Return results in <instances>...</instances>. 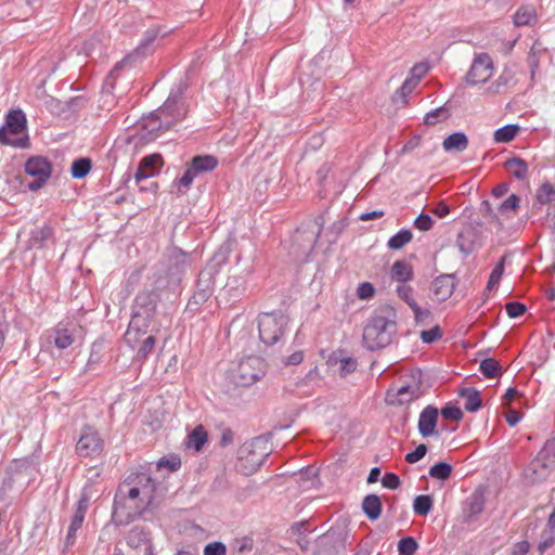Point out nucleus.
Instances as JSON below:
<instances>
[{
  "label": "nucleus",
  "instance_id": "26",
  "mask_svg": "<svg viewBox=\"0 0 555 555\" xmlns=\"http://www.w3.org/2000/svg\"><path fill=\"white\" fill-rule=\"evenodd\" d=\"M460 397L464 399V409L468 412H476L481 406L480 392L472 387L463 388L459 392Z\"/></svg>",
  "mask_w": 555,
  "mask_h": 555
},
{
  "label": "nucleus",
  "instance_id": "14",
  "mask_svg": "<svg viewBox=\"0 0 555 555\" xmlns=\"http://www.w3.org/2000/svg\"><path fill=\"white\" fill-rule=\"evenodd\" d=\"M421 396L420 387L416 384L401 385L387 391V402L392 405H405Z\"/></svg>",
  "mask_w": 555,
  "mask_h": 555
},
{
  "label": "nucleus",
  "instance_id": "16",
  "mask_svg": "<svg viewBox=\"0 0 555 555\" xmlns=\"http://www.w3.org/2000/svg\"><path fill=\"white\" fill-rule=\"evenodd\" d=\"M126 540L129 547L141 551L143 555H150V552H154L150 532L145 531L143 528H132L128 532Z\"/></svg>",
  "mask_w": 555,
  "mask_h": 555
},
{
  "label": "nucleus",
  "instance_id": "38",
  "mask_svg": "<svg viewBox=\"0 0 555 555\" xmlns=\"http://www.w3.org/2000/svg\"><path fill=\"white\" fill-rule=\"evenodd\" d=\"M91 170V160L89 158H79L72 164V176L76 179L85 178Z\"/></svg>",
  "mask_w": 555,
  "mask_h": 555
},
{
  "label": "nucleus",
  "instance_id": "15",
  "mask_svg": "<svg viewBox=\"0 0 555 555\" xmlns=\"http://www.w3.org/2000/svg\"><path fill=\"white\" fill-rule=\"evenodd\" d=\"M438 409L433 405H427L420 414L418 417V431L423 438L439 436L436 430L438 422Z\"/></svg>",
  "mask_w": 555,
  "mask_h": 555
},
{
  "label": "nucleus",
  "instance_id": "61",
  "mask_svg": "<svg viewBox=\"0 0 555 555\" xmlns=\"http://www.w3.org/2000/svg\"><path fill=\"white\" fill-rule=\"evenodd\" d=\"M431 212L438 218H444L449 215L450 207L444 202H440L431 209Z\"/></svg>",
  "mask_w": 555,
  "mask_h": 555
},
{
  "label": "nucleus",
  "instance_id": "41",
  "mask_svg": "<svg viewBox=\"0 0 555 555\" xmlns=\"http://www.w3.org/2000/svg\"><path fill=\"white\" fill-rule=\"evenodd\" d=\"M537 199L540 204H552L555 202V188L546 182L537 191Z\"/></svg>",
  "mask_w": 555,
  "mask_h": 555
},
{
  "label": "nucleus",
  "instance_id": "24",
  "mask_svg": "<svg viewBox=\"0 0 555 555\" xmlns=\"http://www.w3.org/2000/svg\"><path fill=\"white\" fill-rule=\"evenodd\" d=\"M208 441V434L203 425L196 426L186 437V448L198 452Z\"/></svg>",
  "mask_w": 555,
  "mask_h": 555
},
{
  "label": "nucleus",
  "instance_id": "33",
  "mask_svg": "<svg viewBox=\"0 0 555 555\" xmlns=\"http://www.w3.org/2000/svg\"><path fill=\"white\" fill-rule=\"evenodd\" d=\"M519 126L515 124L505 125L494 131L493 139L498 143H508L518 133Z\"/></svg>",
  "mask_w": 555,
  "mask_h": 555
},
{
  "label": "nucleus",
  "instance_id": "49",
  "mask_svg": "<svg viewBox=\"0 0 555 555\" xmlns=\"http://www.w3.org/2000/svg\"><path fill=\"white\" fill-rule=\"evenodd\" d=\"M158 468L166 467L170 472L178 470L181 467V460L178 456L162 457L157 463Z\"/></svg>",
  "mask_w": 555,
  "mask_h": 555
},
{
  "label": "nucleus",
  "instance_id": "59",
  "mask_svg": "<svg viewBox=\"0 0 555 555\" xmlns=\"http://www.w3.org/2000/svg\"><path fill=\"white\" fill-rule=\"evenodd\" d=\"M428 66L426 64H416L412 67L410 72V77L415 78L416 82L420 83L422 77L427 73Z\"/></svg>",
  "mask_w": 555,
  "mask_h": 555
},
{
  "label": "nucleus",
  "instance_id": "29",
  "mask_svg": "<svg viewBox=\"0 0 555 555\" xmlns=\"http://www.w3.org/2000/svg\"><path fill=\"white\" fill-rule=\"evenodd\" d=\"M52 234L53 229L48 224L34 229L30 234L29 246L31 248H41Z\"/></svg>",
  "mask_w": 555,
  "mask_h": 555
},
{
  "label": "nucleus",
  "instance_id": "10",
  "mask_svg": "<svg viewBox=\"0 0 555 555\" xmlns=\"http://www.w3.org/2000/svg\"><path fill=\"white\" fill-rule=\"evenodd\" d=\"M530 468L534 479H545L555 468V438L547 440L535 459L531 462Z\"/></svg>",
  "mask_w": 555,
  "mask_h": 555
},
{
  "label": "nucleus",
  "instance_id": "30",
  "mask_svg": "<svg viewBox=\"0 0 555 555\" xmlns=\"http://www.w3.org/2000/svg\"><path fill=\"white\" fill-rule=\"evenodd\" d=\"M505 168L511 175L519 180L525 179L528 175V165L519 157L508 159L505 163Z\"/></svg>",
  "mask_w": 555,
  "mask_h": 555
},
{
  "label": "nucleus",
  "instance_id": "6",
  "mask_svg": "<svg viewBox=\"0 0 555 555\" xmlns=\"http://www.w3.org/2000/svg\"><path fill=\"white\" fill-rule=\"evenodd\" d=\"M184 89V85L180 82L170 91L166 102L157 108L163 122L169 128L184 119L188 114V106L183 99Z\"/></svg>",
  "mask_w": 555,
  "mask_h": 555
},
{
  "label": "nucleus",
  "instance_id": "8",
  "mask_svg": "<svg viewBox=\"0 0 555 555\" xmlns=\"http://www.w3.org/2000/svg\"><path fill=\"white\" fill-rule=\"evenodd\" d=\"M264 362L259 357L242 359L233 371L234 383L238 386H250L264 375Z\"/></svg>",
  "mask_w": 555,
  "mask_h": 555
},
{
  "label": "nucleus",
  "instance_id": "3",
  "mask_svg": "<svg viewBox=\"0 0 555 555\" xmlns=\"http://www.w3.org/2000/svg\"><path fill=\"white\" fill-rule=\"evenodd\" d=\"M159 294L153 289H143L134 298L131 320L125 334L126 341L133 348L140 334H145L155 314Z\"/></svg>",
  "mask_w": 555,
  "mask_h": 555
},
{
  "label": "nucleus",
  "instance_id": "25",
  "mask_svg": "<svg viewBox=\"0 0 555 555\" xmlns=\"http://www.w3.org/2000/svg\"><path fill=\"white\" fill-rule=\"evenodd\" d=\"M198 176L203 172L212 171L218 166V159L212 155L195 156L189 165Z\"/></svg>",
  "mask_w": 555,
  "mask_h": 555
},
{
  "label": "nucleus",
  "instance_id": "4",
  "mask_svg": "<svg viewBox=\"0 0 555 555\" xmlns=\"http://www.w3.org/2000/svg\"><path fill=\"white\" fill-rule=\"evenodd\" d=\"M26 116L22 109L9 112L5 124L0 128V143L15 147L28 146V137L20 134L26 131Z\"/></svg>",
  "mask_w": 555,
  "mask_h": 555
},
{
  "label": "nucleus",
  "instance_id": "39",
  "mask_svg": "<svg viewBox=\"0 0 555 555\" xmlns=\"http://www.w3.org/2000/svg\"><path fill=\"white\" fill-rule=\"evenodd\" d=\"M452 473V466L447 462H440L429 468V476L439 480H447Z\"/></svg>",
  "mask_w": 555,
  "mask_h": 555
},
{
  "label": "nucleus",
  "instance_id": "44",
  "mask_svg": "<svg viewBox=\"0 0 555 555\" xmlns=\"http://www.w3.org/2000/svg\"><path fill=\"white\" fill-rule=\"evenodd\" d=\"M155 343H156V339L153 335H150L149 337H146L142 341L140 348L138 349L137 359L145 360L150 356L152 350L154 349Z\"/></svg>",
  "mask_w": 555,
  "mask_h": 555
},
{
  "label": "nucleus",
  "instance_id": "46",
  "mask_svg": "<svg viewBox=\"0 0 555 555\" xmlns=\"http://www.w3.org/2000/svg\"><path fill=\"white\" fill-rule=\"evenodd\" d=\"M506 313L509 318H519L526 312V306L518 301H511L505 305Z\"/></svg>",
  "mask_w": 555,
  "mask_h": 555
},
{
  "label": "nucleus",
  "instance_id": "64",
  "mask_svg": "<svg viewBox=\"0 0 555 555\" xmlns=\"http://www.w3.org/2000/svg\"><path fill=\"white\" fill-rule=\"evenodd\" d=\"M521 420V414L517 412L516 410H511L505 415L506 423L514 427L516 426Z\"/></svg>",
  "mask_w": 555,
  "mask_h": 555
},
{
  "label": "nucleus",
  "instance_id": "11",
  "mask_svg": "<svg viewBox=\"0 0 555 555\" xmlns=\"http://www.w3.org/2000/svg\"><path fill=\"white\" fill-rule=\"evenodd\" d=\"M104 449V441L93 427L82 428L76 444V453L80 457H96Z\"/></svg>",
  "mask_w": 555,
  "mask_h": 555
},
{
  "label": "nucleus",
  "instance_id": "36",
  "mask_svg": "<svg viewBox=\"0 0 555 555\" xmlns=\"http://www.w3.org/2000/svg\"><path fill=\"white\" fill-rule=\"evenodd\" d=\"M433 503L429 495H417L413 502V511L416 515L426 516L431 511Z\"/></svg>",
  "mask_w": 555,
  "mask_h": 555
},
{
  "label": "nucleus",
  "instance_id": "31",
  "mask_svg": "<svg viewBox=\"0 0 555 555\" xmlns=\"http://www.w3.org/2000/svg\"><path fill=\"white\" fill-rule=\"evenodd\" d=\"M413 238V234L409 229H401L395 235H392L388 242L387 247L391 250H399L409 244Z\"/></svg>",
  "mask_w": 555,
  "mask_h": 555
},
{
  "label": "nucleus",
  "instance_id": "27",
  "mask_svg": "<svg viewBox=\"0 0 555 555\" xmlns=\"http://www.w3.org/2000/svg\"><path fill=\"white\" fill-rule=\"evenodd\" d=\"M362 509L371 520H376L382 513V502L378 495L367 494L362 502Z\"/></svg>",
  "mask_w": 555,
  "mask_h": 555
},
{
  "label": "nucleus",
  "instance_id": "7",
  "mask_svg": "<svg viewBox=\"0 0 555 555\" xmlns=\"http://www.w3.org/2000/svg\"><path fill=\"white\" fill-rule=\"evenodd\" d=\"M263 444L264 441L261 438H256L249 443L244 444L241 449V455L236 464L238 472L248 476L259 469L264 459L268 456L266 448L261 452H257Z\"/></svg>",
  "mask_w": 555,
  "mask_h": 555
},
{
  "label": "nucleus",
  "instance_id": "47",
  "mask_svg": "<svg viewBox=\"0 0 555 555\" xmlns=\"http://www.w3.org/2000/svg\"><path fill=\"white\" fill-rule=\"evenodd\" d=\"M447 117V111L443 107H438L425 115L424 122L426 125H435L440 119H444Z\"/></svg>",
  "mask_w": 555,
  "mask_h": 555
},
{
  "label": "nucleus",
  "instance_id": "21",
  "mask_svg": "<svg viewBox=\"0 0 555 555\" xmlns=\"http://www.w3.org/2000/svg\"><path fill=\"white\" fill-rule=\"evenodd\" d=\"M468 146V138L462 131H456L448 135L443 142L442 147L446 152H463Z\"/></svg>",
  "mask_w": 555,
  "mask_h": 555
},
{
  "label": "nucleus",
  "instance_id": "53",
  "mask_svg": "<svg viewBox=\"0 0 555 555\" xmlns=\"http://www.w3.org/2000/svg\"><path fill=\"white\" fill-rule=\"evenodd\" d=\"M374 294L375 288L370 282H362L357 288V295L360 299H370Z\"/></svg>",
  "mask_w": 555,
  "mask_h": 555
},
{
  "label": "nucleus",
  "instance_id": "40",
  "mask_svg": "<svg viewBox=\"0 0 555 555\" xmlns=\"http://www.w3.org/2000/svg\"><path fill=\"white\" fill-rule=\"evenodd\" d=\"M505 257H502L500 261L494 266L487 283V289L491 291L499 286L502 275L504 273Z\"/></svg>",
  "mask_w": 555,
  "mask_h": 555
},
{
  "label": "nucleus",
  "instance_id": "37",
  "mask_svg": "<svg viewBox=\"0 0 555 555\" xmlns=\"http://www.w3.org/2000/svg\"><path fill=\"white\" fill-rule=\"evenodd\" d=\"M479 370L487 378H494L500 373V364L492 358H487L480 362Z\"/></svg>",
  "mask_w": 555,
  "mask_h": 555
},
{
  "label": "nucleus",
  "instance_id": "13",
  "mask_svg": "<svg viewBox=\"0 0 555 555\" xmlns=\"http://www.w3.org/2000/svg\"><path fill=\"white\" fill-rule=\"evenodd\" d=\"M25 172L35 178L28 183V189L37 191L41 189L51 176L50 163L41 156L30 157L25 164Z\"/></svg>",
  "mask_w": 555,
  "mask_h": 555
},
{
  "label": "nucleus",
  "instance_id": "55",
  "mask_svg": "<svg viewBox=\"0 0 555 555\" xmlns=\"http://www.w3.org/2000/svg\"><path fill=\"white\" fill-rule=\"evenodd\" d=\"M227 547L221 542H212L205 546L204 555H225Z\"/></svg>",
  "mask_w": 555,
  "mask_h": 555
},
{
  "label": "nucleus",
  "instance_id": "56",
  "mask_svg": "<svg viewBox=\"0 0 555 555\" xmlns=\"http://www.w3.org/2000/svg\"><path fill=\"white\" fill-rule=\"evenodd\" d=\"M555 543V533L550 530L548 532L542 535V540L538 544V551L540 554H543L547 548H550Z\"/></svg>",
  "mask_w": 555,
  "mask_h": 555
},
{
  "label": "nucleus",
  "instance_id": "50",
  "mask_svg": "<svg viewBox=\"0 0 555 555\" xmlns=\"http://www.w3.org/2000/svg\"><path fill=\"white\" fill-rule=\"evenodd\" d=\"M427 453V447L425 444H420L415 448L414 451L409 452L405 455V461L410 464L417 463L421 461Z\"/></svg>",
  "mask_w": 555,
  "mask_h": 555
},
{
  "label": "nucleus",
  "instance_id": "51",
  "mask_svg": "<svg viewBox=\"0 0 555 555\" xmlns=\"http://www.w3.org/2000/svg\"><path fill=\"white\" fill-rule=\"evenodd\" d=\"M441 338V330L439 326H434L427 331L421 333V339L423 343L431 344Z\"/></svg>",
  "mask_w": 555,
  "mask_h": 555
},
{
  "label": "nucleus",
  "instance_id": "43",
  "mask_svg": "<svg viewBox=\"0 0 555 555\" xmlns=\"http://www.w3.org/2000/svg\"><path fill=\"white\" fill-rule=\"evenodd\" d=\"M398 296L410 307L414 308L416 300L414 299L413 288L405 284H400L397 286Z\"/></svg>",
  "mask_w": 555,
  "mask_h": 555
},
{
  "label": "nucleus",
  "instance_id": "34",
  "mask_svg": "<svg viewBox=\"0 0 555 555\" xmlns=\"http://www.w3.org/2000/svg\"><path fill=\"white\" fill-rule=\"evenodd\" d=\"M53 341L59 349H66L73 344L74 338L67 328L57 326L53 333Z\"/></svg>",
  "mask_w": 555,
  "mask_h": 555
},
{
  "label": "nucleus",
  "instance_id": "48",
  "mask_svg": "<svg viewBox=\"0 0 555 555\" xmlns=\"http://www.w3.org/2000/svg\"><path fill=\"white\" fill-rule=\"evenodd\" d=\"M441 415L446 418V420H451V421H461L462 417H463V412L460 408L457 406H454V405H446L444 408H442L441 410Z\"/></svg>",
  "mask_w": 555,
  "mask_h": 555
},
{
  "label": "nucleus",
  "instance_id": "20",
  "mask_svg": "<svg viewBox=\"0 0 555 555\" xmlns=\"http://www.w3.org/2000/svg\"><path fill=\"white\" fill-rule=\"evenodd\" d=\"M141 127L147 131L151 135H158L160 132L170 129L163 122V118H160V114L158 111L152 112L149 116L143 117L140 121Z\"/></svg>",
  "mask_w": 555,
  "mask_h": 555
},
{
  "label": "nucleus",
  "instance_id": "52",
  "mask_svg": "<svg viewBox=\"0 0 555 555\" xmlns=\"http://www.w3.org/2000/svg\"><path fill=\"white\" fill-rule=\"evenodd\" d=\"M434 220L429 215L421 214L415 220H414V227L420 231H428L433 228Z\"/></svg>",
  "mask_w": 555,
  "mask_h": 555
},
{
  "label": "nucleus",
  "instance_id": "58",
  "mask_svg": "<svg viewBox=\"0 0 555 555\" xmlns=\"http://www.w3.org/2000/svg\"><path fill=\"white\" fill-rule=\"evenodd\" d=\"M357 369V361L352 358H344L339 363V371L341 375H347Z\"/></svg>",
  "mask_w": 555,
  "mask_h": 555
},
{
  "label": "nucleus",
  "instance_id": "12",
  "mask_svg": "<svg viewBox=\"0 0 555 555\" xmlns=\"http://www.w3.org/2000/svg\"><path fill=\"white\" fill-rule=\"evenodd\" d=\"M494 73L493 61L487 53L477 54L466 75L468 85H478L488 81Z\"/></svg>",
  "mask_w": 555,
  "mask_h": 555
},
{
  "label": "nucleus",
  "instance_id": "45",
  "mask_svg": "<svg viewBox=\"0 0 555 555\" xmlns=\"http://www.w3.org/2000/svg\"><path fill=\"white\" fill-rule=\"evenodd\" d=\"M146 48H147V43H142L141 46H139L133 53H131V54L127 55L126 57H124L115 66V69H117L119 67H125V66L131 65L132 62H134L137 59L141 57V55L144 53Z\"/></svg>",
  "mask_w": 555,
  "mask_h": 555
},
{
  "label": "nucleus",
  "instance_id": "57",
  "mask_svg": "<svg viewBox=\"0 0 555 555\" xmlns=\"http://www.w3.org/2000/svg\"><path fill=\"white\" fill-rule=\"evenodd\" d=\"M195 177H197L196 172L188 166L183 176L178 180V185L188 189L194 181Z\"/></svg>",
  "mask_w": 555,
  "mask_h": 555
},
{
  "label": "nucleus",
  "instance_id": "9",
  "mask_svg": "<svg viewBox=\"0 0 555 555\" xmlns=\"http://www.w3.org/2000/svg\"><path fill=\"white\" fill-rule=\"evenodd\" d=\"M231 251L232 242L225 241L214 254L205 269L199 273L198 286H203V289H206L214 284L215 276L220 272L222 267L228 263Z\"/></svg>",
  "mask_w": 555,
  "mask_h": 555
},
{
  "label": "nucleus",
  "instance_id": "19",
  "mask_svg": "<svg viewBox=\"0 0 555 555\" xmlns=\"http://www.w3.org/2000/svg\"><path fill=\"white\" fill-rule=\"evenodd\" d=\"M168 261V271L171 275H179L184 273L191 267L190 254L179 248H172L169 250Z\"/></svg>",
  "mask_w": 555,
  "mask_h": 555
},
{
  "label": "nucleus",
  "instance_id": "42",
  "mask_svg": "<svg viewBox=\"0 0 555 555\" xmlns=\"http://www.w3.org/2000/svg\"><path fill=\"white\" fill-rule=\"evenodd\" d=\"M417 548L418 544L412 537H405L398 543V552L400 555H413Z\"/></svg>",
  "mask_w": 555,
  "mask_h": 555
},
{
  "label": "nucleus",
  "instance_id": "2",
  "mask_svg": "<svg viewBox=\"0 0 555 555\" xmlns=\"http://www.w3.org/2000/svg\"><path fill=\"white\" fill-rule=\"evenodd\" d=\"M397 333V312L390 306L374 310L363 328V343L370 350L387 347Z\"/></svg>",
  "mask_w": 555,
  "mask_h": 555
},
{
  "label": "nucleus",
  "instance_id": "32",
  "mask_svg": "<svg viewBox=\"0 0 555 555\" xmlns=\"http://www.w3.org/2000/svg\"><path fill=\"white\" fill-rule=\"evenodd\" d=\"M520 197L516 194H511L499 206V212L506 219H512L517 209L519 208Z\"/></svg>",
  "mask_w": 555,
  "mask_h": 555
},
{
  "label": "nucleus",
  "instance_id": "60",
  "mask_svg": "<svg viewBox=\"0 0 555 555\" xmlns=\"http://www.w3.org/2000/svg\"><path fill=\"white\" fill-rule=\"evenodd\" d=\"M418 83L416 82V79L415 78H411L410 76L404 80V82L402 83L401 86V94L402 96H406L408 94H410L417 86Z\"/></svg>",
  "mask_w": 555,
  "mask_h": 555
},
{
  "label": "nucleus",
  "instance_id": "23",
  "mask_svg": "<svg viewBox=\"0 0 555 555\" xmlns=\"http://www.w3.org/2000/svg\"><path fill=\"white\" fill-rule=\"evenodd\" d=\"M514 24L520 26H531L537 22V11L533 5H521L513 16Z\"/></svg>",
  "mask_w": 555,
  "mask_h": 555
},
{
  "label": "nucleus",
  "instance_id": "54",
  "mask_svg": "<svg viewBox=\"0 0 555 555\" xmlns=\"http://www.w3.org/2000/svg\"><path fill=\"white\" fill-rule=\"evenodd\" d=\"M384 488L396 490L400 487V478L393 473H386L382 478Z\"/></svg>",
  "mask_w": 555,
  "mask_h": 555
},
{
  "label": "nucleus",
  "instance_id": "1",
  "mask_svg": "<svg viewBox=\"0 0 555 555\" xmlns=\"http://www.w3.org/2000/svg\"><path fill=\"white\" fill-rule=\"evenodd\" d=\"M135 485L125 481L119 486L114 500L113 518L117 525H128L137 518H145V514L154 500L155 481L146 474L137 477Z\"/></svg>",
  "mask_w": 555,
  "mask_h": 555
},
{
  "label": "nucleus",
  "instance_id": "5",
  "mask_svg": "<svg viewBox=\"0 0 555 555\" xmlns=\"http://www.w3.org/2000/svg\"><path fill=\"white\" fill-rule=\"evenodd\" d=\"M288 317L283 312L262 313L258 319L259 337L266 345L276 344L285 333Z\"/></svg>",
  "mask_w": 555,
  "mask_h": 555
},
{
  "label": "nucleus",
  "instance_id": "18",
  "mask_svg": "<svg viewBox=\"0 0 555 555\" xmlns=\"http://www.w3.org/2000/svg\"><path fill=\"white\" fill-rule=\"evenodd\" d=\"M163 159L159 154L145 156L141 162L134 175L137 182L154 177L162 167Z\"/></svg>",
  "mask_w": 555,
  "mask_h": 555
},
{
  "label": "nucleus",
  "instance_id": "22",
  "mask_svg": "<svg viewBox=\"0 0 555 555\" xmlns=\"http://www.w3.org/2000/svg\"><path fill=\"white\" fill-rule=\"evenodd\" d=\"M391 279L404 284L413 279L414 272L412 266L405 260L393 262L390 271Z\"/></svg>",
  "mask_w": 555,
  "mask_h": 555
},
{
  "label": "nucleus",
  "instance_id": "62",
  "mask_svg": "<svg viewBox=\"0 0 555 555\" xmlns=\"http://www.w3.org/2000/svg\"><path fill=\"white\" fill-rule=\"evenodd\" d=\"M482 206H483V207H485V209H486V214H485V216H486L487 218H489V220H490V221L495 222V223L499 225V228H502V227H503V223H502V221L500 220V218L494 214V211L492 210V208L490 207L489 202H488V201H485V202L482 203Z\"/></svg>",
  "mask_w": 555,
  "mask_h": 555
},
{
  "label": "nucleus",
  "instance_id": "17",
  "mask_svg": "<svg viewBox=\"0 0 555 555\" xmlns=\"http://www.w3.org/2000/svg\"><path fill=\"white\" fill-rule=\"evenodd\" d=\"M455 289V279L451 274H442L433 282L431 292L437 301L443 302L449 299Z\"/></svg>",
  "mask_w": 555,
  "mask_h": 555
},
{
  "label": "nucleus",
  "instance_id": "35",
  "mask_svg": "<svg viewBox=\"0 0 555 555\" xmlns=\"http://www.w3.org/2000/svg\"><path fill=\"white\" fill-rule=\"evenodd\" d=\"M82 522H83V519H81L80 513L73 515L69 527H68V531H67V534L65 538V548H69L70 546L74 545V543L76 541V533L81 528Z\"/></svg>",
  "mask_w": 555,
  "mask_h": 555
},
{
  "label": "nucleus",
  "instance_id": "28",
  "mask_svg": "<svg viewBox=\"0 0 555 555\" xmlns=\"http://www.w3.org/2000/svg\"><path fill=\"white\" fill-rule=\"evenodd\" d=\"M475 236L472 229L463 230L457 234L455 244L464 256H468L475 249Z\"/></svg>",
  "mask_w": 555,
  "mask_h": 555
},
{
  "label": "nucleus",
  "instance_id": "63",
  "mask_svg": "<svg viewBox=\"0 0 555 555\" xmlns=\"http://www.w3.org/2000/svg\"><path fill=\"white\" fill-rule=\"evenodd\" d=\"M530 550V544L528 541L517 542L514 547L512 555H526Z\"/></svg>",
  "mask_w": 555,
  "mask_h": 555
}]
</instances>
